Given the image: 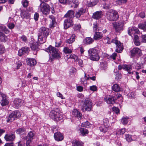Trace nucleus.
I'll list each match as a JSON object with an SVG mask.
<instances>
[{
  "instance_id": "obj_61",
  "label": "nucleus",
  "mask_w": 146,
  "mask_h": 146,
  "mask_svg": "<svg viewBox=\"0 0 146 146\" xmlns=\"http://www.w3.org/2000/svg\"><path fill=\"white\" fill-rule=\"evenodd\" d=\"M20 38L22 41L24 42H26L27 41V38L25 36L23 35L20 37Z\"/></svg>"
},
{
  "instance_id": "obj_21",
  "label": "nucleus",
  "mask_w": 146,
  "mask_h": 146,
  "mask_svg": "<svg viewBox=\"0 0 146 146\" xmlns=\"http://www.w3.org/2000/svg\"><path fill=\"white\" fill-rule=\"evenodd\" d=\"M54 137L55 140L58 141H61L63 139V136L59 132H57L54 133Z\"/></svg>"
},
{
  "instance_id": "obj_60",
  "label": "nucleus",
  "mask_w": 146,
  "mask_h": 146,
  "mask_svg": "<svg viewBox=\"0 0 146 146\" xmlns=\"http://www.w3.org/2000/svg\"><path fill=\"white\" fill-rule=\"evenodd\" d=\"M34 19L36 21H37L39 17V14L37 13H35L34 15Z\"/></svg>"
},
{
  "instance_id": "obj_10",
  "label": "nucleus",
  "mask_w": 146,
  "mask_h": 146,
  "mask_svg": "<svg viewBox=\"0 0 146 146\" xmlns=\"http://www.w3.org/2000/svg\"><path fill=\"white\" fill-rule=\"evenodd\" d=\"M128 32V34L133 38V35L136 34V33H139V31L137 28L133 27L129 28Z\"/></svg>"
},
{
  "instance_id": "obj_2",
  "label": "nucleus",
  "mask_w": 146,
  "mask_h": 146,
  "mask_svg": "<svg viewBox=\"0 0 146 146\" xmlns=\"http://www.w3.org/2000/svg\"><path fill=\"white\" fill-rule=\"evenodd\" d=\"M46 50L48 53L51 54L52 57L50 58L51 61H53L54 58H58L61 57L60 53L58 49L51 46H50L46 48Z\"/></svg>"
},
{
  "instance_id": "obj_22",
  "label": "nucleus",
  "mask_w": 146,
  "mask_h": 146,
  "mask_svg": "<svg viewBox=\"0 0 146 146\" xmlns=\"http://www.w3.org/2000/svg\"><path fill=\"white\" fill-rule=\"evenodd\" d=\"M74 12L72 10L68 11V12L64 15V17L66 18L71 19H73V18L74 17Z\"/></svg>"
},
{
  "instance_id": "obj_28",
  "label": "nucleus",
  "mask_w": 146,
  "mask_h": 146,
  "mask_svg": "<svg viewBox=\"0 0 146 146\" xmlns=\"http://www.w3.org/2000/svg\"><path fill=\"white\" fill-rule=\"evenodd\" d=\"M132 66L131 65H126L125 64V68L124 70L128 72V73L129 74H133L134 72L131 71L132 70Z\"/></svg>"
},
{
  "instance_id": "obj_41",
  "label": "nucleus",
  "mask_w": 146,
  "mask_h": 146,
  "mask_svg": "<svg viewBox=\"0 0 146 146\" xmlns=\"http://www.w3.org/2000/svg\"><path fill=\"white\" fill-rule=\"evenodd\" d=\"M126 131V129L125 128H123L121 129L118 130L117 131L116 133L118 135H122Z\"/></svg>"
},
{
  "instance_id": "obj_64",
  "label": "nucleus",
  "mask_w": 146,
  "mask_h": 146,
  "mask_svg": "<svg viewBox=\"0 0 146 146\" xmlns=\"http://www.w3.org/2000/svg\"><path fill=\"white\" fill-rule=\"evenodd\" d=\"M134 44L136 46H138L140 45V42L139 40H134Z\"/></svg>"
},
{
  "instance_id": "obj_43",
  "label": "nucleus",
  "mask_w": 146,
  "mask_h": 146,
  "mask_svg": "<svg viewBox=\"0 0 146 146\" xmlns=\"http://www.w3.org/2000/svg\"><path fill=\"white\" fill-rule=\"evenodd\" d=\"M63 51L65 53H70L72 52L71 49L67 47H65L64 48Z\"/></svg>"
},
{
  "instance_id": "obj_32",
  "label": "nucleus",
  "mask_w": 146,
  "mask_h": 146,
  "mask_svg": "<svg viewBox=\"0 0 146 146\" xmlns=\"http://www.w3.org/2000/svg\"><path fill=\"white\" fill-rule=\"evenodd\" d=\"M112 89L115 92H118L121 91L122 89L118 84H115L112 86Z\"/></svg>"
},
{
  "instance_id": "obj_13",
  "label": "nucleus",
  "mask_w": 146,
  "mask_h": 146,
  "mask_svg": "<svg viewBox=\"0 0 146 146\" xmlns=\"http://www.w3.org/2000/svg\"><path fill=\"white\" fill-rule=\"evenodd\" d=\"M72 19L67 18L64 22V26L65 29H66L73 25Z\"/></svg>"
},
{
  "instance_id": "obj_14",
  "label": "nucleus",
  "mask_w": 146,
  "mask_h": 146,
  "mask_svg": "<svg viewBox=\"0 0 146 146\" xmlns=\"http://www.w3.org/2000/svg\"><path fill=\"white\" fill-rule=\"evenodd\" d=\"M123 23L121 22L116 23L114 24V27L116 32H119L122 31L123 29Z\"/></svg>"
},
{
  "instance_id": "obj_46",
  "label": "nucleus",
  "mask_w": 146,
  "mask_h": 146,
  "mask_svg": "<svg viewBox=\"0 0 146 146\" xmlns=\"http://www.w3.org/2000/svg\"><path fill=\"white\" fill-rule=\"evenodd\" d=\"M72 3L75 5L74 6V8L77 7L79 4V2L78 0H73L72 1H70V4H72Z\"/></svg>"
},
{
  "instance_id": "obj_29",
  "label": "nucleus",
  "mask_w": 146,
  "mask_h": 146,
  "mask_svg": "<svg viewBox=\"0 0 146 146\" xmlns=\"http://www.w3.org/2000/svg\"><path fill=\"white\" fill-rule=\"evenodd\" d=\"M102 33L96 32L95 33L94 38L95 40H99L102 38Z\"/></svg>"
},
{
  "instance_id": "obj_35",
  "label": "nucleus",
  "mask_w": 146,
  "mask_h": 146,
  "mask_svg": "<svg viewBox=\"0 0 146 146\" xmlns=\"http://www.w3.org/2000/svg\"><path fill=\"white\" fill-rule=\"evenodd\" d=\"M93 41V39L90 37H87L83 40L84 43L87 44H91Z\"/></svg>"
},
{
  "instance_id": "obj_48",
  "label": "nucleus",
  "mask_w": 146,
  "mask_h": 146,
  "mask_svg": "<svg viewBox=\"0 0 146 146\" xmlns=\"http://www.w3.org/2000/svg\"><path fill=\"white\" fill-rule=\"evenodd\" d=\"M60 3L64 4H69L70 3V1L69 0H58Z\"/></svg>"
},
{
  "instance_id": "obj_5",
  "label": "nucleus",
  "mask_w": 146,
  "mask_h": 146,
  "mask_svg": "<svg viewBox=\"0 0 146 146\" xmlns=\"http://www.w3.org/2000/svg\"><path fill=\"white\" fill-rule=\"evenodd\" d=\"M98 50L94 48L89 50L88 53L90 59L93 61H97L99 60L100 57L98 54Z\"/></svg>"
},
{
  "instance_id": "obj_7",
  "label": "nucleus",
  "mask_w": 146,
  "mask_h": 146,
  "mask_svg": "<svg viewBox=\"0 0 146 146\" xmlns=\"http://www.w3.org/2000/svg\"><path fill=\"white\" fill-rule=\"evenodd\" d=\"M92 103L90 100L88 98H86L83 102V104L82 106V110L84 111H90L91 110Z\"/></svg>"
},
{
  "instance_id": "obj_62",
  "label": "nucleus",
  "mask_w": 146,
  "mask_h": 146,
  "mask_svg": "<svg viewBox=\"0 0 146 146\" xmlns=\"http://www.w3.org/2000/svg\"><path fill=\"white\" fill-rule=\"evenodd\" d=\"M125 68V64L119 65L118 66V69L120 70L122 69L124 70Z\"/></svg>"
},
{
  "instance_id": "obj_4",
  "label": "nucleus",
  "mask_w": 146,
  "mask_h": 146,
  "mask_svg": "<svg viewBox=\"0 0 146 146\" xmlns=\"http://www.w3.org/2000/svg\"><path fill=\"white\" fill-rule=\"evenodd\" d=\"M105 39L107 40V42L108 44H110L111 42L115 44L116 45V52L118 53H120L122 51L123 49V46L120 42L118 41L116 38L110 41L109 40L110 39V38L108 37L107 36Z\"/></svg>"
},
{
  "instance_id": "obj_23",
  "label": "nucleus",
  "mask_w": 146,
  "mask_h": 146,
  "mask_svg": "<svg viewBox=\"0 0 146 146\" xmlns=\"http://www.w3.org/2000/svg\"><path fill=\"white\" fill-rule=\"evenodd\" d=\"M102 16V13L101 11H98L93 14L92 17L93 19H99Z\"/></svg>"
},
{
  "instance_id": "obj_11",
  "label": "nucleus",
  "mask_w": 146,
  "mask_h": 146,
  "mask_svg": "<svg viewBox=\"0 0 146 146\" xmlns=\"http://www.w3.org/2000/svg\"><path fill=\"white\" fill-rule=\"evenodd\" d=\"M105 101L108 104H113L116 100V98H114L113 96H109L104 98Z\"/></svg>"
},
{
  "instance_id": "obj_40",
  "label": "nucleus",
  "mask_w": 146,
  "mask_h": 146,
  "mask_svg": "<svg viewBox=\"0 0 146 146\" xmlns=\"http://www.w3.org/2000/svg\"><path fill=\"white\" fill-rule=\"evenodd\" d=\"M0 30L4 31L6 34L8 33H9V31L8 30L4 25L0 26Z\"/></svg>"
},
{
  "instance_id": "obj_31",
  "label": "nucleus",
  "mask_w": 146,
  "mask_h": 146,
  "mask_svg": "<svg viewBox=\"0 0 146 146\" xmlns=\"http://www.w3.org/2000/svg\"><path fill=\"white\" fill-rule=\"evenodd\" d=\"M72 144L73 146H83L84 143L80 141L75 140L72 141Z\"/></svg>"
},
{
  "instance_id": "obj_55",
  "label": "nucleus",
  "mask_w": 146,
  "mask_h": 146,
  "mask_svg": "<svg viewBox=\"0 0 146 146\" xmlns=\"http://www.w3.org/2000/svg\"><path fill=\"white\" fill-rule=\"evenodd\" d=\"M112 110L116 113H118L119 112V110L117 108L113 107L112 108Z\"/></svg>"
},
{
  "instance_id": "obj_6",
  "label": "nucleus",
  "mask_w": 146,
  "mask_h": 146,
  "mask_svg": "<svg viewBox=\"0 0 146 146\" xmlns=\"http://www.w3.org/2000/svg\"><path fill=\"white\" fill-rule=\"evenodd\" d=\"M50 117L54 121H58L62 119L63 117L62 114L56 111L52 110L49 114Z\"/></svg>"
},
{
  "instance_id": "obj_26",
  "label": "nucleus",
  "mask_w": 146,
  "mask_h": 146,
  "mask_svg": "<svg viewBox=\"0 0 146 146\" xmlns=\"http://www.w3.org/2000/svg\"><path fill=\"white\" fill-rule=\"evenodd\" d=\"M72 113L75 117H77L78 119H81L82 117V115L76 109H74L72 111Z\"/></svg>"
},
{
  "instance_id": "obj_33",
  "label": "nucleus",
  "mask_w": 146,
  "mask_h": 146,
  "mask_svg": "<svg viewBox=\"0 0 146 146\" xmlns=\"http://www.w3.org/2000/svg\"><path fill=\"white\" fill-rule=\"evenodd\" d=\"M7 40V36L3 33L0 32V41L6 42Z\"/></svg>"
},
{
  "instance_id": "obj_20",
  "label": "nucleus",
  "mask_w": 146,
  "mask_h": 146,
  "mask_svg": "<svg viewBox=\"0 0 146 146\" xmlns=\"http://www.w3.org/2000/svg\"><path fill=\"white\" fill-rule=\"evenodd\" d=\"M49 21L50 23L49 26L50 27H54L56 25L55 17L53 15L49 16Z\"/></svg>"
},
{
  "instance_id": "obj_63",
  "label": "nucleus",
  "mask_w": 146,
  "mask_h": 146,
  "mask_svg": "<svg viewBox=\"0 0 146 146\" xmlns=\"http://www.w3.org/2000/svg\"><path fill=\"white\" fill-rule=\"evenodd\" d=\"M116 56L117 54L115 53H114L110 56V57L112 58L113 60H115Z\"/></svg>"
},
{
  "instance_id": "obj_19",
  "label": "nucleus",
  "mask_w": 146,
  "mask_h": 146,
  "mask_svg": "<svg viewBox=\"0 0 146 146\" xmlns=\"http://www.w3.org/2000/svg\"><path fill=\"white\" fill-rule=\"evenodd\" d=\"M30 46L31 49L34 52V54H37V51L39 50V45L38 43L33 42L30 45Z\"/></svg>"
},
{
  "instance_id": "obj_3",
  "label": "nucleus",
  "mask_w": 146,
  "mask_h": 146,
  "mask_svg": "<svg viewBox=\"0 0 146 146\" xmlns=\"http://www.w3.org/2000/svg\"><path fill=\"white\" fill-rule=\"evenodd\" d=\"M105 17L109 21H116L119 18L117 12L114 10H110L106 12Z\"/></svg>"
},
{
  "instance_id": "obj_39",
  "label": "nucleus",
  "mask_w": 146,
  "mask_h": 146,
  "mask_svg": "<svg viewBox=\"0 0 146 146\" xmlns=\"http://www.w3.org/2000/svg\"><path fill=\"white\" fill-rule=\"evenodd\" d=\"M80 131L82 135L84 136L88 133V131L87 129L84 128H82L80 129Z\"/></svg>"
},
{
  "instance_id": "obj_38",
  "label": "nucleus",
  "mask_w": 146,
  "mask_h": 146,
  "mask_svg": "<svg viewBox=\"0 0 146 146\" xmlns=\"http://www.w3.org/2000/svg\"><path fill=\"white\" fill-rule=\"evenodd\" d=\"M138 27L140 29H143L144 31H146V22L143 23L139 24Z\"/></svg>"
},
{
  "instance_id": "obj_12",
  "label": "nucleus",
  "mask_w": 146,
  "mask_h": 146,
  "mask_svg": "<svg viewBox=\"0 0 146 146\" xmlns=\"http://www.w3.org/2000/svg\"><path fill=\"white\" fill-rule=\"evenodd\" d=\"M23 102L21 99L15 98L13 101V106L15 108H18L21 107Z\"/></svg>"
},
{
  "instance_id": "obj_56",
  "label": "nucleus",
  "mask_w": 146,
  "mask_h": 146,
  "mask_svg": "<svg viewBox=\"0 0 146 146\" xmlns=\"http://www.w3.org/2000/svg\"><path fill=\"white\" fill-rule=\"evenodd\" d=\"M69 58L74 59L76 61L77 60L78 58L77 56L74 54L70 55Z\"/></svg>"
},
{
  "instance_id": "obj_34",
  "label": "nucleus",
  "mask_w": 146,
  "mask_h": 146,
  "mask_svg": "<svg viewBox=\"0 0 146 146\" xmlns=\"http://www.w3.org/2000/svg\"><path fill=\"white\" fill-rule=\"evenodd\" d=\"M75 34L72 35L70 38L66 40V42L69 44H72L75 40Z\"/></svg>"
},
{
  "instance_id": "obj_17",
  "label": "nucleus",
  "mask_w": 146,
  "mask_h": 146,
  "mask_svg": "<svg viewBox=\"0 0 146 146\" xmlns=\"http://www.w3.org/2000/svg\"><path fill=\"white\" fill-rule=\"evenodd\" d=\"M29 48L27 47H23L19 50L18 55L20 56H21L25 54H28L29 52Z\"/></svg>"
},
{
  "instance_id": "obj_1",
  "label": "nucleus",
  "mask_w": 146,
  "mask_h": 146,
  "mask_svg": "<svg viewBox=\"0 0 146 146\" xmlns=\"http://www.w3.org/2000/svg\"><path fill=\"white\" fill-rule=\"evenodd\" d=\"M50 30L44 27H42L39 30L38 39L39 42L42 44L46 42L47 36L49 35Z\"/></svg>"
},
{
  "instance_id": "obj_25",
  "label": "nucleus",
  "mask_w": 146,
  "mask_h": 146,
  "mask_svg": "<svg viewBox=\"0 0 146 146\" xmlns=\"http://www.w3.org/2000/svg\"><path fill=\"white\" fill-rule=\"evenodd\" d=\"M27 62L28 65L33 66L36 64V60L33 58H28L27 59Z\"/></svg>"
},
{
  "instance_id": "obj_49",
  "label": "nucleus",
  "mask_w": 146,
  "mask_h": 146,
  "mask_svg": "<svg viewBox=\"0 0 146 146\" xmlns=\"http://www.w3.org/2000/svg\"><path fill=\"white\" fill-rule=\"evenodd\" d=\"M97 3V2L96 1H94L92 2H90L88 4L89 7H92L96 5Z\"/></svg>"
},
{
  "instance_id": "obj_8",
  "label": "nucleus",
  "mask_w": 146,
  "mask_h": 146,
  "mask_svg": "<svg viewBox=\"0 0 146 146\" xmlns=\"http://www.w3.org/2000/svg\"><path fill=\"white\" fill-rule=\"evenodd\" d=\"M21 116V114L19 111H14L9 115L7 119V122L13 121L15 120V118Z\"/></svg>"
},
{
  "instance_id": "obj_58",
  "label": "nucleus",
  "mask_w": 146,
  "mask_h": 146,
  "mask_svg": "<svg viewBox=\"0 0 146 146\" xmlns=\"http://www.w3.org/2000/svg\"><path fill=\"white\" fill-rule=\"evenodd\" d=\"M26 141V146H30V143L31 142L32 140L30 139H25Z\"/></svg>"
},
{
  "instance_id": "obj_50",
  "label": "nucleus",
  "mask_w": 146,
  "mask_h": 146,
  "mask_svg": "<svg viewBox=\"0 0 146 146\" xmlns=\"http://www.w3.org/2000/svg\"><path fill=\"white\" fill-rule=\"evenodd\" d=\"M141 41L143 42H146V34L143 35L141 36Z\"/></svg>"
},
{
  "instance_id": "obj_54",
  "label": "nucleus",
  "mask_w": 146,
  "mask_h": 146,
  "mask_svg": "<svg viewBox=\"0 0 146 146\" xmlns=\"http://www.w3.org/2000/svg\"><path fill=\"white\" fill-rule=\"evenodd\" d=\"M76 61L78 62V64L81 67H83V61L82 60L78 59V58L77 60Z\"/></svg>"
},
{
  "instance_id": "obj_37",
  "label": "nucleus",
  "mask_w": 146,
  "mask_h": 146,
  "mask_svg": "<svg viewBox=\"0 0 146 146\" xmlns=\"http://www.w3.org/2000/svg\"><path fill=\"white\" fill-rule=\"evenodd\" d=\"M34 136L33 133L32 131H30L28 133L27 136L25 137V139H30L32 140Z\"/></svg>"
},
{
  "instance_id": "obj_57",
  "label": "nucleus",
  "mask_w": 146,
  "mask_h": 146,
  "mask_svg": "<svg viewBox=\"0 0 146 146\" xmlns=\"http://www.w3.org/2000/svg\"><path fill=\"white\" fill-rule=\"evenodd\" d=\"M90 90L93 91H96L97 89V87L95 86H92L90 87Z\"/></svg>"
},
{
  "instance_id": "obj_42",
  "label": "nucleus",
  "mask_w": 146,
  "mask_h": 146,
  "mask_svg": "<svg viewBox=\"0 0 146 146\" xmlns=\"http://www.w3.org/2000/svg\"><path fill=\"white\" fill-rule=\"evenodd\" d=\"M129 118L127 117H123L121 119V123L123 125H126L128 123Z\"/></svg>"
},
{
  "instance_id": "obj_45",
  "label": "nucleus",
  "mask_w": 146,
  "mask_h": 146,
  "mask_svg": "<svg viewBox=\"0 0 146 146\" xmlns=\"http://www.w3.org/2000/svg\"><path fill=\"white\" fill-rule=\"evenodd\" d=\"M98 24L97 23H95L93 24V29L94 31L99 30Z\"/></svg>"
},
{
  "instance_id": "obj_36",
  "label": "nucleus",
  "mask_w": 146,
  "mask_h": 146,
  "mask_svg": "<svg viewBox=\"0 0 146 146\" xmlns=\"http://www.w3.org/2000/svg\"><path fill=\"white\" fill-rule=\"evenodd\" d=\"M26 131V130L25 128H19L16 130V133L18 134H23Z\"/></svg>"
},
{
  "instance_id": "obj_27",
  "label": "nucleus",
  "mask_w": 146,
  "mask_h": 146,
  "mask_svg": "<svg viewBox=\"0 0 146 146\" xmlns=\"http://www.w3.org/2000/svg\"><path fill=\"white\" fill-rule=\"evenodd\" d=\"M104 124L100 126L99 127V129L101 132L105 133L108 130V126L107 125V123H105L104 121Z\"/></svg>"
},
{
  "instance_id": "obj_18",
  "label": "nucleus",
  "mask_w": 146,
  "mask_h": 146,
  "mask_svg": "<svg viewBox=\"0 0 146 146\" xmlns=\"http://www.w3.org/2000/svg\"><path fill=\"white\" fill-rule=\"evenodd\" d=\"M15 138V135L12 133L6 134L4 137V138L6 141H13Z\"/></svg>"
},
{
  "instance_id": "obj_59",
  "label": "nucleus",
  "mask_w": 146,
  "mask_h": 146,
  "mask_svg": "<svg viewBox=\"0 0 146 146\" xmlns=\"http://www.w3.org/2000/svg\"><path fill=\"white\" fill-rule=\"evenodd\" d=\"M8 27L10 29H12L14 28L15 25L13 23H10L8 24Z\"/></svg>"
},
{
  "instance_id": "obj_47",
  "label": "nucleus",
  "mask_w": 146,
  "mask_h": 146,
  "mask_svg": "<svg viewBox=\"0 0 146 146\" xmlns=\"http://www.w3.org/2000/svg\"><path fill=\"white\" fill-rule=\"evenodd\" d=\"M125 136V138L128 142H131L132 141L131 137V135L129 134H126Z\"/></svg>"
},
{
  "instance_id": "obj_51",
  "label": "nucleus",
  "mask_w": 146,
  "mask_h": 146,
  "mask_svg": "<svg viewBox=\"0 0 146 146\" xmlns=\"http://www.w3.org/2000/svg\"><path fill=\"white\" fill-rule=\"evenodd\" d=\"M22 3L24 7H27L28 5V2L27 0H23L22 1Z\"/></svg>"
},
{
  "instance_id": "obj_16",
  "label": "nucleus",
  "mask_w": 146,
  "mask_h": 146,
  "mask_svg": "<svg viewBox=\"0 0 146 146\" xmlns=\"http://www.w3.org/2000/svg\"><path fill=\"white\" fill-rule=\"evenodd\" d=\"M0 94L2 98L0 102L1 106H4L7 105L9 103V101L6 98L5 95L1 92H0Z\"/></svg>"
},
{
  "instance_id": "obj_44",
  "label": "nucleus",
  "mask_w": 146,
  "mask_h": 146,
  "mask_svg": "<svg viewBox=\"0 0 146 146\" xmlns=\"http://www.w3.org/2000/svg\"><path fill=\"white\" fill-rule=\"evenodd\" d=\"M90 125V123L87 121L86 122L83 123L82 124V126L83 127L88 128L89 127Z\"/></svg>"
},
{
  "instance_id": "obj_15",
  "label": "nucleus",
  "mask_w": 146,
  "mask_h": 146,
  "mask_svg": "<svg viewBox=\"0 0 146 146\" xmlns=\"http://www.w3.org/2000/svg\"><path fill=\"white\" fill-rule=\"evenodd\" d=\"M131 55L132 56H135L137 55H140L141 53V50L138 48H134L130 51Z\"/></svg>"
},
{
  "instance_id": "obj_24",
  "label": "nucleus",
  "mask_w": 146,
  "mask_h": 146,
  "mask_svg": "<svg viewBox=\"0 0 146 146\" xmlns=\"http://www.w3.org/2000/svg\"><path fill=\"white\" fill-rule=\"evenodd\" d=\"M21 17L23 19H29L30 17V14L27 12L23 11L21 14Z\"/></svg>"
},
{
  "instance_id": "obj_52",
  "label": "nucleus",
  "mask_w": 146,
  "mask_h": 146,
  "mask_svg": "<svg viewBox=\"0 0 146 146\" xmlns=\"http://www.w3.org/2000/svg\"><path fill=\"white\" fill-rule=\"evenodd\" d=\"M81 26L80 25H75L73 27V29L75 31L79 30L80 29Z\"/></svg>"
},
{
  "instance_id": "obj_30",
  "label": "nucleus",
  "mask_w": 146,
  "mask_h": 146,
  "mask_svg": "<svg viewBox=\"0 0 146 146\" xmlns=\"http://www.w3.org/2000/svg\"><path fill=\"white\" fill-rule=\"evenodd\" d=\"M85 12V10L82 8H81L76 12L75 16L76 18H79L81 15L83 14Z\"/></svg>"
},
{
  "instance_id": "obj_9",
  "label": "nucleus",
  "mask_w": 146,
  "mask_h": 146,
  "mask_svg": "<svg viewBox=\"0 0 146 146\" xmlns=\"http://www.w3.org/2000/svg\"><path fill=\"white\" fill-rule=\"evenodd\" d=\"M40 9L42 13L45 15L48 14L50 12L49 6L45 3L40 4Z\"/></svg>"
},
{
  "instance_id": "obj_53",
  "label": "nucleus",
  "mask_w": 146,
  "mask_h": 146,
  "mask_svg": "<svg viewBox=\"0 0 146 146\" xmlns=\"http://www.w3.org/2000/svg\"><path fill=\"white\" fill-rule=\"evenodd\" d=\"M5 50V48L3 45L0 44V54L3 53Z\"/></svg>"
}]
</instances>
